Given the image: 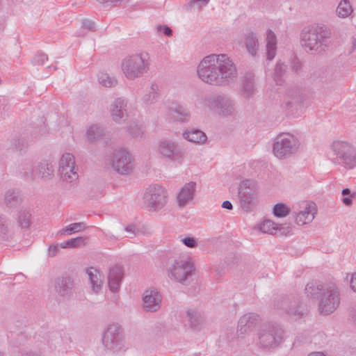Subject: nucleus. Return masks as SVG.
Listing matches in <instances>:
<instances>
[{"label":"nucleus","instance_id":"nucleus-14","mask_svg":"<svg viewBox=\"0 0 356 356\" xmlns=\"http://www.w3.org/2000/svg\"><path fill=\"white\" fill-rule=\"evenodd\" d=\"M158 152L162 159L177 162H181L185 154L181 146L175 141L168 139L159 142Z\"/></svg>","mask_w":356,"mask_h":356},{"label":"nucleus","instance_id":"nucleus-19","mask_svg":"<svg viewBox=\"0 0 356 356\" xmlns=\"http://www.w3.org/2000/svg\"><path fill=\"white\" fill-rule=\"evenodd\" d=\"M74 280L70 276H61L55 280L54 289L58 296L69 297L72 294Z\"/></svg>","mask_w":356,"mask_h":356},{"label":"nucleus","instance_id":"nucleus-12","mask_svg":"<svg viewBox=\"0 0 356 356\" xmlns=\"http://www.w3.org/2000/svg\"><path fill=\"white\" fill-rule=\"evenodd\" d=\"M104 346L108 350L120 351L125 348L122 328L118 324H110L102 338Z\"/></svg>","mask_w":356,"mask_h":356},{"label":"nucleus","instance_id":"nucleus-1","mask_svg":"<svg viewBox=\"0 0 356 356\" xmlns=\"http://www.w3.org/2000/svg\"><path fill=\"white\" fill-rule=\"evenodd\" d=\"M196 71L202 82L215 86H227L237 77L235 64L225 54H212L204 56L199 63Z\"/></svg>","mask_w":356,"mask_h":356},{"label":"nucleus","instance_id":"nucleus-42","mask_svg":"<svg viewBox=\"0 0 356 356\" xmlns=\"http://www.w3.org/2000/svg\"><path fill=\"white\" fill-rule=\"evenodd\" d=\"M273 213L277 218H284L290 213V208L284 203H277L273 207Z\"/></svg>","mask_w":356,"mask_h":356},{"label":"nucleus","instance_id":"nucleus-39","mask_svg":"<svg viewBox=\"0 0 356 356\" xmlns=\"http://www.w3.org/2000/svg\"><path fill=\"white\" fill-rule=\"evenodd\" d=\"M281 225L275 223L270 220H265L259 226V230L265 234H273L277 229H281Z\"/></svg>","mask_w":356,"mask_h":356},{"label":"nucleus","instance_id":"nucleus-63","mask_svg":"<svg viewBox=\"0 0 356 356\" xmlns=\"http://www.w3.org/2000/svg\"><path fill=\"white\" fill-rule=\"evenodd\" d=\"M110 1L113 3L117 4L122 2V0H110Z\"/></svg>","mask_w":356,"mask_h":356},{"label":"nucleus","instance_id":"nucleus-7","mask_svg":"<svg viewBox=\"0 0 356 356\" xmlns=\"http://www.w3.org/2000/svg\"><path fill=\"white\" fill-rule=\"evenodd\" d=\"M258 345L263 349L275 348L280 345L284 339L283 329L276 323H266L257 333Z\"/></svg>","mask_w":356,"mask_h":356},{"label":"nucleus","instance_id":"nucleus-24","mask_svg":"<svg viewBox=\"0 0 356 356\" xmlns=\"http://www.w3.org/2000/svg\"><path fill=\"white\" fill-rule=\"evenodd\" d=\"M33 220L31 210L27 207H22L17 212L16 221L17 226L22 230H28Z\"/></svg>","mask_w":356,"mask_h":356},{"label":"nucleus","instance_id":"nucleus-33","mask_svg":"<svg viewBox=\"0 0 356 356\" xmlns=\"http://www.w3.org/2000/svg\"><path fill=\"white\" fill-rule=\"evenodd\" d=\"M186 314L191 327L195 330H200L204 323V319L200 313L195 310L188 309Z\"/></svg>","mask_w":356,"mask_h":356},{"label":"nucleus","instance_id":"nucleus-16","mask_svg":"<svg viewBox=\"0 0 356 356\" xmlns=\"http://www.w3.org/2000/svg\"><path fill=\"white\" fill-rule=\"evenodd\" d=\"M261 322L260 316L254 312H250L243 315L238 321L237 333L238 335H244L252 332Z\"/></svg>","mask_w":356,"mask_h":356},{"label":"nucleus","instance_id":"nucleus-37","mask_svg":"<svg viewBox=\"0 0 356 356\" xmlns=\"http://www.w3.org/2000/svg\"><path fill=\"white\" fill-rule=\"evenodd\" d=\"M158 91L159 86L152 83L148 92L143 97V102L146 104H152L156 102L159 96Z\"/></svg>","mask_w":356,"mask_h":356},{"label":"nucleus","instance_id":"nucleus-51","mask_svg":"<svg viewBox=\"0 0 356 356\" xmlns=\"http://www.w3.org/2000/svg\"><path fill=\"white\" fill-rule=\"evenodd\" d=\"M181 241L183 243L184 245L188 248H195L197 245L196 240L193 237H186L182 238Z\"/></svg>","mask_w":356,"mask_h":356},{"label":"nucleus","instance_id":"nucleus-13","mask_svg":"<svg viewBox=\"0 0 356 356\" xmlns=\"http://www.w3.org/2000/svg\"><path fill=\"white\" fill-rule=\"evenodd\" d=\"M110 163L113 169L121 175H128L134 169L131 154L122 148L113 151L110 158Z\"/></svg>","mask_w":356,"mask_h":356},{"label":"nucleus","instance_id":"nucleus-35","mask_svg":"<svg viewBox=\"0 0 356 356\" xmlns=\"http://www.w3.org/2000/svg\"><path fill=\"white\" fill-rule=\"evenodd\" d=\"M353 12L352 6L349 0H341L336 10L338 17L345 18L348 17Z\"/></svg>","mask_w":356,"mask_h":356},{"label":"nucleus","instance_id":"nucleus-23","mask_svg":"<svg viewBox=\"0 0 356 356\" xmlns=\"http://www.w3.org/2000/svg\"><path fill=\"white\" fill-rule=\"evenodd\" d=\"M123 275L124 273L122 267L115 265L110 268L108 275V283L112 292L115 293L119 291Z\"/></svg>","mask_w":356,"mask_h":356},{"label":"nucleus","instance_id":"nucleus-48","mask_svg":"<svg viewBox=\"0 0 356 356\" xmlns=\"http://www.w3.org/2000/svg\"><path fill=\"white\" fill-rule=\"evenodd\" d=\"M128 132L134 138L140 137L143 134V128L135 123L129 125Z\"/></svg>","mask_w":356,"mask_h":356},{"label":"nucleus","instance_id":"nucleus-53","mask_svg":"<svg viewBox=\"0 0 356 356\" xmlns=\"http://www.w3.org/2000/svg\"><path fill=\"white\" fill-rule=\"evenodd\" d=\"M83 27L84 29H86L89 31H95V22L92 20H90V19H84L83 21Z\"/></svg>","mask_w":356,"mask_h":356},{"label":"nucleus","instance_id":"nucleus-47","mask_svg":"<svg viewBox=\"0 0 356 356\" xmlns=\"http://www.w3.org/2000/svg\"><path fill=\"white\" fill-rule=\"evenodd\" d=\"M9 233L8 219L0 215V238H4Z\"/></svg>","mask_w":356,"mask_h":356},{"label":"nucleus","instance_id":"nucleus-57","mask_svg":"<svg viewBox=\"0 0 356 356\" xmlns=\"http://www.w3.org/2000/svg\"><path fill=\"white\" fill-rule=\"evenodd\" d=\"M136 227L134 225H129L125 227L124 230L127 232H129L132 235L136 234Z\"/></svg>","mask_w":356,"mask_h":356},{"label":"nucleus","instance_id":"nucleus-46","mask_svg":"<svg viewBox=\"0 0 356 356\" xmlns=\"http://www.w3.org/2000/svg\"><path fill=\"white\" fill-rule=\"evenodd\" d=\"M341 194L343 196V197L341 199V202L346 206H351L353 204V198L355 197L356 193H352L349 188H346L342 190Z\"/></svg>","mask_w":356,"mask_h":356},{"label":"nucleus","instance_id":"nucleus-58","mask_svg":"<svg viewBox=\"0 0 356 356\" xmlns=\"http://www.w3.org/2000/svg\"><path fill=\"white\" fill-rule=\"evenodd\" d=\"M222 207L223 209H229V210H232V208H233V206H232V204L231 203V202L228 201V200H226V201H224L222 204Z\"/></svg>","mask_w":356,"mask_h":356},{"label":"nucleus","instance_id":"nucleus-8","mask_svg":"<svg viewBox=\"0 0 356 356\" xmlns=\"http://www.w3.org/2000/svg\"><path fill=\"white\" fill-rule=\"evenodd\" d=\"M202 104L204 107L224 117L232 116L236 111L234 101L222 94L206 95Z\"/></svg>","mask_w":356,"mask_h":356},{"label":"nucleus","instance_id":"nucleus-44","mask_svg":"<svg viewBox=\"0 0 356 356\" xmlns=\"http://www.w3.org/2000/svg\"><path fill=\"white\" fill-rule=\"evenodd\" d=\"M88 241L89 238L88 237L80 236L68 240L67 245H70V248H81L86 246Z\"/></svg>","mask_w":356,"mask_h":356},{"label":"nucleus","instance_id":"nucleus-2","mask_svg":"<svg viewBox=\"0 0 356 356\" xmlns=\"http://www.w3.org/2000/svg\"><path fill=\"white\" fill-rule=\"evenodd\" d=\"M305 293L308 297L319 300L318 310L324 315L333 313L340 304L339 290L334 283L310 282L306 285Z\"/></svg>","mask_w":356,"mask_h":356},{"label":"nucleus","instance_id":"nucleus-60","mask_svg":"<svg viewBox=\"0 0 356 356\" xmlns=\"http://www.w3.org/2000/svg\"><path fill=\"white\" fill-rule=\"evenodd\" d=\"M308 356H326L322 352H313L308 355Z\"/></svg>","mask_w":356,"mask_h":356},{"label":"nucleus","instance_id":"nucleus-21","mask_svg":"<svg viewBox=\"0 0 356 356\" xmlns=\"http://www.w3.org/2000/svg\"><path fill=\"white\" fill-rule=\"evenodd\" d=\"M316 213L315 204H306L303 208V210L299 212H293V216L295 222L298 225H304L305 224L311 222Z\"/></svg>","mask_w":356,"mask_h":356},{"label":"nucleus","instance_id":"nucleus-10","mask_svg":"<svg viewBox=\"0 0 356 356\" xmlns=\"http://www.w3.org/2000/svg\"><path fill=\"white\" fill-rule=\"evenodd\" d=\"M168 191L160 185H150L143 194V203L149 211H159L161 210L168 202Z\"/></svg>","mask_w":356,"mask_h":356},{"label":"nucleus","instance_id":"nucleus-59","mask_svg":"<svg viewBox=\"0 0 356 356\" xmlns=\"http://www.w3.org/2000/svg\"><path fill=\"white\" fill-rule=\"evenodd\" d=\"M105 237L107 240L110 241H116L118 239V237L115 236L113 234L111 233L106 234Z\"/></svg>","mask_w":356,"mask_h":356},{"label":"nucleus","instance_id":"nucleus-56","mask_svg":"<svg viewBox=\"0 0 356 356\" xmlns=\"http://www.w3.org/2000/svg\"><path fill=\"white\" fill-rule=\"evenodd\" d=\"M302 67V64L298 60L293 61L292 69L294 72H298Z\"/></svg>","mask_w":356,"mask_h":356},{"label":"nucleus","instance_id":"nucleus-4","mask_svg":"<svg viewBox=\"0 0 356 356\" xmlns=\"http://www.w3.org/2000/svg\"><path fill=\"white\" fill-rule=\"evenodd\" d=\"M330 159L347 169L356 166V147L350 143L335 140L330 147Z\"/></svg>","mask_w":356,"mask_h":356},{"label":"nucleus","instance_id":"nucleus-43","mask_svg":"<svg viewBox=\"0 0 356 356\" xmlns=\"http://www.w3.org/2000/svg\"><path fill=\"white\" fill-rule=\"evenodd\" d=\"M76 166L74 157L72 154L70 153H65L63 154L62 157L60 159L59 163V169L67 168H74Z\"/></svg>","mask_w":356,"mask_h":356},{"label":"nucleus","instance_id":"nucleus-15","mask_svg":"<svg viewBox=\"0 0 356 356\" xmlns=\"http://www.w3.org/2000/svg\"><path fill=\"white\" fill-rule=\"evenodd\" d=\"M238 197L242 209L246 211L250 209L257 198V192L250 180L241 181L238 188Z\"/></svg>","mask_w":356,"mask_h":356},{"label":"nucleus","instance_id":"nucleus-32","mask_svg":"<svg viewBox=\"0 0 356 356\" xmlns=\"http://www.w3.org/2000/svg\"><path fill=\"white\" fill-rule=\"evenodd\" d=\"M87 274L90 281L92 291L97 293L102 287V280L100 273L94 268L87 269Z\"/></svg>","mask_w":356,"mask_h":356},{"label":"nucleus","instance_id":"nucleus-25","mask_svg":"<svg viewBox=\"0 0 356 356\" xmlns=\"http://www.w3.org/2000/svg\"><path fill=\"white\" fill-rule=\"evenodd\" d=\"M170 112L172 118L181 122L188 121L191 117L189 111L184 106L177 104H173L170 107Z\"/></svg>","mask_w":356,"mask_h":356},{"label":"nucleus","instance_id":"nucleus-29","mask_svg":"<svg viewBox=\"0 0 356 356\" xmlns=\"http://www.w3.org/2000/svg\"><path fill=\"white\" fill-rule=\"evenodd\" d=\"M182 136L184 139L194 143H204L207 139L203 131L194 129L184 131Z\"/></svg>","mask_w":356,"mask_h":356},{"label":"nucleus","instance_id":"nucleus-55","mask_svg":"<svg viewBox=\"0 0 356 356\" xmlns=\"http://www.w3.org/2000/svg\"><path fill=\"white\" fill-rule=\"evenodd\" d=\"M350 286L351 289L356 293V273L350 275Z\"/></svg>","mask_w":356,"mask_h":356},{"label":"nucleus","instance_id":"nucleus-5","mask_svg":"<svg viewBox=\"0 0 356 356\" xmlns=\"http://www.w3.org/2000/svg\"><path fill=\"white\" fill-rule=\"evenodd\" d=\"M168 277L183 285H188L195 274L194 264L190 260L171 259L166 264Z\"/></svg>","mask_w":356,"mask_h":356},{"label":"nucleus","instance_id":"nucleus-9","mask_svg":"<svg viewBox=\"0 0 356 356\" xmlns=\"http://www.w3.org/2000/svg\"><path fill=\"white\" fill-rule=\"evenodd\" d=\"M300 147L299 140L289 133L276 136L273 145V154L279 159H285L296 154Z\"/></svg>","mask_w":356,"mask_h":356},{"label":"nucleus","instance_id":"nucleus-26","mask_svg":"<svg viewBox=\"0 0 356 356\" xmlns=\"http://www.w3.org/2000/svg\"><path fill=\"white\" fill-rule=\"evenodd\" d=\"M266 41L267 59L271 60L275 58L277 51V37L271 29L266 31Z\"/></svg>","mask_w":356,"mask_h":356},{"label":"nucleus","instance_id":"nucleus-3","mask_svg":"<svg viewBox=\"0 0 356 356\" xmlns=\"http://www.w3.org/2000/svg\"><path fill=\"white\" fill-rule=\"evenodd\" d=\"M331 29L323 24H314L305 28L300 35L302 47L306 51L319 54L325 51L331 44Z\"/></svg>","mask_w":356,"mask_h":356},{"label":"nucleus","instance_id":"nucleus-31","mask_svg":"<svg viewBox=\"0 0 356 356\" xmlns=\"http://www.w3.org/2000/svg\"><path fill=\"white\" fill-rule=\"evenodd\" d=\"M60 179L67 183H74L79 179L78 167L58 169Z\"/></svg>","mask_w":356,"mask_h":356},{"label":"nucleus","instance_id":"nucleus-28","mask_svg":"<svg viewBox=\"0 0 356 356\" xmlns=\"http://www.w3.org/2000/svg\"><path fill=\"white\" fill-rule=\"evenodd\" d=\"M242 91L245 97H249L255 92L254 74L247 72L242 80Z\"/></svg>","mask_w":356,"mask_h":356},{"label":"nucleus","instance_id":"nucleus-52","mask_svg":"<svg viewBox=\"0 0 356 356\" xmlns=\"http://www.w3.org/2000/svg\"><path fill=\"white\" fill-rule=\"evenodd\" d=\"M157 31L159 33L163 32V34L167 35V36H171L172 34V29L168 26H166V25H164V26L159 25V26H157Z\"/></svg>","mask_w":356,"mask_h":356},{"label":"nucleus","instance_id":"nucleus-45","mask_svg":"<svg viewBox=\"0 0 356 356\" xmlns=\"http://www.w3.org/2000/svg\"><path fill=\"white\" fill-rule=\"evenodd\" d=\"M12 145L16 151L22 152L28 147V142L25 138L15 137L12 140Z\"/></svg>","mask_w":356,"mask_h":356},{"label":"nucleus","instance_id":"nucleus-18","mask_svg":"<svg viewBox=\"0 0 356 356\" xmlns=\"http://www.w3.org/2000/svg\"><path fill=\"white\" fill-rule=\"evenodd\" d=\"M110 113L115 122L120 124L124 122L128 118L127 99L122 97L115 99L110 105Z\"/></svg>","mask_w":356,"mask_h":356},{"label":"nucleus","instance_id":"nucleus-34","mask_svg":"<svg viewBox=\"0 0 356 356\" xmlns=\"http://www.w3.org/2000/svg\"><path fill=\"white\" fill-rule=\"evenodd\" d=\"M104 134V128L97 124L90 126L86 132L87 138L90 142H95L101 139Z\"/></svg>","mask_w":356,"mask_h":356},{"label":"nucleus","instance_id":"nucleus-11","mask_svg":"<svg viewBox=\"0 0 356 356\" xmlns=\"http://www.w3.org/2000/svg\"><path fill=\"white\" fill-rule=\"evenodd\" d=\"M275 309L286 314L290 318L297 321L307 313V306L298 298H281L274 303Z\"/></svg>","mask_w":356,"mask_h":356},{"label":"nucleus","instance_id":"nucleus-27","mask_svg":"<svg viewBox=\"0 0 356 356\" xmlns=\"http://www.w3.org/2000/svg\"><path fill=\"white\" fill-rule=\"evenodd\" d=\"M53 172L54 168L52 165L46 161H42L36 165L35 179L40 178L44 180H48L51 179Z\"/></svg>","mask_w":356,"mask_h":356},{"label":"nucleus","instance_id":"nucleus-22","mask_svg":"<svg viewBox=\"0 0 356 356\" xmlns=\"http://www.w3.org/2000/svg\"><path fill=\"white\" fill-rule=\"evenodd\" d=\"M24 201L23 196L18 189L10 188L3 195V204L8 209H15Z\"/></svg>","mask_w":356,"mask_h":356},{"label":"nucleus","instance_id":"nucleus-41","mask_svg":"<svg viewBox=\"0 0 356 356\" xmlns=\"http://www.w3.org/2000/svg\"><path fill=\"white\" fill-rule=\"evenodd\" d=\"M287 66L280 61L277 62L274 70V80L277 85L283 83V76L286 72Z\"/></svg>","mask_w":356,"mask_h":356},{"label":"nucleus","instance_id":"nucleus-64","mask_svg":"<svg viewBox=\"0 0 356 356\" xmlns=\"http://www.w3.org/2000/svg\"><path fill=\"white\" fill-rule=\"evenodd\" d=\"M99 3H104L105 0H97Z\"/></svg>","mask_w":356,"mask_h":356},{"label":"nucleus","instance_id":"nucleus-36","mask_svg":"<svg viewBox=\"0 0 356 356\" xmlns=\"http://www.w3.org/2000/svg\"><path fill=\"white\" fill-rule=\"evenodd\" d=\"M36 166L30 162H25L19 166L20 174L26 179H35V171Z\"/></svg>","mask_w":356,"mask_h":356},{"label":"nucleus","instance_id":"nucleus-54","mask_svg":"<svg viewBox=\"0 0 356 356\" xmlns=\"http://www.w3.org/2000/svg\"><path fill=\"white\" fill-rule=\"evenodd\" d=\"M59 252V246L58 244L51 245L49 248V257H55L58 252Z\"/></svg>","mask_w":356,"mask_h":356},{"label":"nucleus","instance_id":"nucleus-61","mask_svg":"<svg viewBox=\"0 0 356 356\" xmlns=\"http://www.w3.org/2000/svg\"><path fill=\"white\" fill-rule=\"evenodd\" d=\"M68 243V241H64L60 244H58L59 248H70V245H67Z\"/></svg>","mask_w":356,"mask_h":356},{"label":"nucleus","instance_id":"nucleus-6","mask_svg":"<svg viewBox=\"0 0 356 356\" xmlns=\"http://www.w3.org/2000/svg\"><path fill=\"white\" fill-rule=\"evenodd\" d=\"M149 60L146 54H136L126 56L121 62V70L129 80L140 78L149 70Z\"/></svg>","mask_w":356,"mask_h":356},{"label":"nucleus","instance_id":"nucleus-17","mask_svg":"<svg viewBox=\"0 0 356 356\" xmlns=\"http://www.w3.org/2000/svg\"><path fill=\"white\" fill-rule=\"evenodd\" d=\"M162 296L155 289L146 290L143 296V309L146 312H156L161 307Z\"/></svg>","mask_w":356,"mask_h":356},{"label":"nucleus","instance_id":"nucleus-49","mask_svg":"<svg viewBox=\"0 0 356 356\" xmlns=\"http://www.w3.org/2000/svg\"><path fill=\"white\" fill-rule=\"evenodd\" d=\"M47 60L48 57L46 54L43 53H39L33 58V63L35 65H44Z\"/></svg>","mask_w":356,"mask_h":356},{"label":"nucleus","instance_id":"nucleus-62","mask_svg":"<svg viewBox=\"0 0 356 356\" xmlns=\"http://www.w3.org/2000/svg\"><path fill=\"white\" fill-rule=\"evenodd\" d=\"M22 356H39L38 354H35L31 352H27L26 353H24Z\"/></svg>","mask_w":356,"mask_h":356},{"label":"nucleus","instance_id":"nucleus-50","mask_svg":"<svg viewBox=\"0 0 356 356\" xmlns=\"http://www.w3.org/2000/svg\"><path fill=\"white\" fill-rule=\"evenodd\" d=\"M209 1L210 0H191L188 3V6L191 8L197 6L199 9H201L202 6L207 5Z\"/></svg>","mask_w":356,"mask_h":356},{"label":"nucleus","instance_id":"nucleus-40","mask_svg":"<svg viewBox=\"0 0 356 356\" xmlns=\"http://www.w3.org/2000/svg\"><path fill=\"white\" fill-rule=\"evenodd\" d=\"M99 83L106 88L115 87L118 84L115 77L110 76L108 73L101 72L98 75Z\"/></svg>","mask_w":356,"mask_h":356},{"label":"nucleus","instance_id":"nucleus-30","mask_svg":"<svg viewBox=\"0 0 356 356\" xmlns=\"http://www.w3.org/2000/svg\"><path fill=\"white\" fill-rule=\"evenodd\" d=\"M245 45L250 54L254 56L258 50L259 41L257 35L252 31H249L245 36Z\"/></svg>","mask_w":356,"mask_h":356},{"label":"nucleus","instance_id":"nucleus-38","mask_svg":"<svg viewBox=\"0 0 356 356\" xmlns=\"http://www.w3.org/2000/svg\"><path fill=\"white\" fill-rule=\"evenodd\" d=\"M86 228V225L83 222H74L72 223L70 225L61 229L58 232V234L59 235H70L74 233H76L81 232Z\"/></svg>","mask_w":356,"mask_h":356},{"label":"nucleus","instance_id":"nucleus-20","mask_svg":"<svg viewBox=\"0 0 356 356\" xmlns=\"http://www.w3.org/2000/svg\"><path fill=\"white\" fill-rule=\"evenodd\" d=\"M196 183L190 181L185 184L177 193V199L179 207H184L191 202L195 195Z\"/></svg>","mask_w":356,"mask_h":356}]
</instances>
